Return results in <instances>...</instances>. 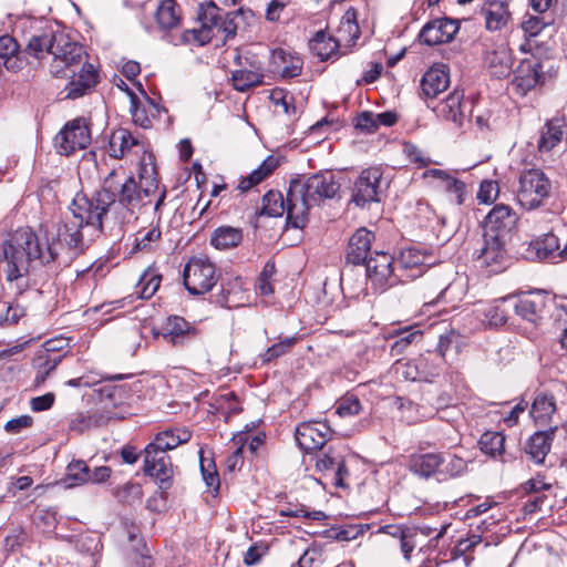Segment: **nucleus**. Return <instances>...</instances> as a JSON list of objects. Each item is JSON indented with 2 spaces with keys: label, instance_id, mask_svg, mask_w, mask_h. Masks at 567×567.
I'll return each mask as SVG.
<instances>
[{
  "label": "nucleus",
  "instance_id": "f257e3e1",
  "mask_svg": "<svg viewBox=\"0 0 567 567\" xmlns=\"http://www.w3.org/2000/svg\"><path fill=\"white\" fill-rule=\"evenodd\" d=\"M166 193L157 184L137 185L127 176L122 166L113 168L103 179L102 188L95 196L87 198L76 195L70 207V214L56 226L55 231H45L44 238L32 230L20 233L16 238L13 251L19 255L13 274L25 271L30 256L44 261H58L68 265L79 256L85 243L102 231L103 217L109 207L116 202L130 215L134 216L143 207L154 204L157 212L164 203Z\"/></svg>",
  "mask_w": 567,
  "mask_h": 567
},
{
  "label": "nucleus",
  "instance_id": "f03ea898",
  "mask_svg": "<svg viewBox=\"0 0 567 567\" xmlns=\"http://www.w3.org/2000/svg\"><path fill=\"white\" fill-rule=\"evenodd\" d=\"M166 193L157 184L137 185L127 176L122 166L113 168L103 179L102 188L95 196L87 198L76 195L70 207V214L56 226L55 231H45L44 238L32 230L20 233L16 238L13 251L19 255L13 274L25 271L30 256L44 261H58L68 265L79 256L85 243L102 231L103 217L109 207L116 202L130 215L134 216L143 207L154 204L157 212L164 203Z\"/></svg>",
  "mask_w": 567,
  "mask_h": 567
},
{
  "label": "nucleus",
  "instance_id": "7ed1b4c3",
  "mask_svg": "<svg viewBox=\"0 0 567 567\" xmlns=\"http://www.w3.org/2000/svg\"><path fill=\"white\" fill-rule=\"evenodd\" d=\"M84 48L61 32L47 61L50 74L56 78H72L66 87L68 99H79L96 84L97 74L93 64L85 61Z\"/></svg>",
  "mask_w": 567,
  "mask_h": 567
},
{
  "label": "nucleus",
  "instance_id": "20e7f679",
  "mask_svg": "<svg viewBox=\"0 0 567 567\" xmlns=\"http://www.w3.org/2000/svg\"><path fill=\"white\" fill-rule=\"evenodd\" d=\"M339 189L340 184L330 172L292 179L288 188V224L302 228L309 209L324 199L333 198Z\"/></svg>",
  "mask_w": 567,
  "mask_h": 567
},
{
  "label": "nucleus",
  "instance_id": "39448f33",
  "mask_svg": "<svg viewBox=\"0 0 567 567\" xmlns=\"http://www.w3.org/2000/svg\"><path fill=\"white\" fill-rule=\"evenodd\" d=\"M551 183L540 169H527L518 179L516 198L518 204L528 210L540 207L549 197Z\"/></svg>",
  "mask_w": 567,
  "mask_h": 567
},
{
  "label": "nucleus",
  "instance_id": "423d86ee",
  "mask_svg": "<svg viewBox=\"0 0 567 567\" xmlns=\"http://www.w3.org/2000/svg\"><path fill=\"white\" fill-rule=\"evenodd\" d=\"M185 288L192 295H204L213 289L218 280L215 265L206 257H193L183 271Z\"/></svg>",
  "mask_w": 567,
  "mask_h": 567
},
{
  "label": "nucleus",
  "instance_id": "0eeeda50",
  "mask_svg": "<svg viewBox=\"0 0 567 567\" xmlns=\"http://www.w3.org/2000/svg\"><path fill=\"white\" fill-rule=\"evenodd\" d=\"M91 143L89 125L83 117L68 122L54 137L59 154L69 156L78 150H84Z\"/></svg>",
  "mask_w": 567,
  "mask_h": 567
},
{
  "label": "nucleus",
  "instance_id": "6e6552de",
  "mask_svg": "<svg viewBox=\"0 0 567 567\" xmlns=\"http://www.w3.org/2000/svg\"><path fill=\"white\" fill-rule=\"evenodd\" d=\"M383 172L380 167L363 169L352 189V202L360 207L381 200Z\"/></svg>",
  "mask_w": 567,
  "mask_h": 567
},
{
  "label": "nucleus",
  "instance_id": "1a4fd4ad",
  "mask_svg": "<svg viewBox=\"0 0 567 567\" xmlns=\"http://www.w3.org/2000/svg\"><path fill=\"white\" fill-rule=\"evenodd\" d=\"M437 117L462 127L473 112L472 101L465 100L462 90H454L433 107Z\"/></svg>",
  "mask_w": 567,
  "mask_h": 567
},
{
  "label": "nucleus",
  "instance_id": "9d476101",
  "mask_svg": "<svg viewBox=\"0 0 567 567\" xmlns=\"http://www.w3.org/2000/svg\"><path fill=\"white\" fill-rule=\"evenodd\" d=\"M393 257L385 252L375 251L374 255H370L365 262V272L375 289L384 291L401 281L400 274L393 268Z\"/></svg>",
  "mask_w": 567,
  "mask_h": 567
},
{
  "label": "nucleus",
  "instance_id": "9b49d317",
  "mask_svg": "<svg viewBox=\"0 0 567 567\" xmlns=\"http://www.w3.org/2000/svg\"><path fill=\"white\" fill-rule=\"evenodd\" d=\"M517 221L518 216L512 207L505 204H497L485 217L483 235L509 239Z\"/></svg>",
  "mask_w": 567,
  "mask_h": 567
},
{
  "label": "nucleus",
  "instance_id": "f8f14e48",
  "mask_svg": "<svg viewBox=\"0 0 567 567\" xmlns=\"http://www.w3.org/2000/svg\"><path fill=\"white\" fill-rule=\"evenodd\" d=\"M550 298L542 292L524 293L519 297H511L509 305L513 311L522 319L537 326L548 312Z\"/></svg>",
  "mask_w": 567,
  "mask_h": 567
},
{
  "label": "nucleus",
  "instance_id": "ddd939ff",
  "mask_svg": "<svg viewBox=\"0 0 567 567\" xmlns=\"http://www.w3.org/2000/svg\"><path fill=\"white\" fill-rule=\"evenodd\" d=\"M343 452V445H330L327 452L316 457V470L331 476L333 484L338 487H343L344 478L349 476Z\"/></svg>",
  "mask_w": 567,
  "mask_h": 567
},
{
  "label": "nucleus",
  "instance_id": "4468645a",
  "mask_svg": "<svg viewBox=\"0 0 567 567\" xmlns=\"http://www.w3.org/2000/svg\"><path fill=\"white\" fill-rule=\"evenodd\" d=\"M331 429L324 422H307L296 429V441L305 452L321 450L330 439Z\"/></svg>",
  "mask_w": 567,
  "mask_h": 567
},
{
  "label": "nucleus",
  "instance_id": "2eb2a0df",
  "mask_svg": "<svg viewBox=\"0 0 567 567\" xmlns=\"http://www.w3.org/2000/svg\"><path fill=\"white\" fill-rule=\"evenodd\" d=\"M27 230H31V229L30 228L18 229L12 235V237L3 245L2 250L0 251V272L3 271L7 280H9V281H13V280H17V279L25 276L34 262H37L39 265H47V264L51 262V261H44L40 257L33 258L32 256H30V259L28 260V264L25 265V271H21L19 274H13L14 269H16V265L19 266L17 262V260H19L18 259L19 255L13 251H10V250L16 248L14 245L17 244L16 243L17 236L20 233L27 231Z\"/></svg>",
  "mask_w": 567,
  "mask_h": 567
},
{
  "label": "nucleus",
  "instance_id": "dca6fc26",
  "mask_svg": "<svg viewBox=\"0 0 567 567\" xmlns=\"http://www.w3.org/2000/svg\"><path fill=\"white\" fill-rule=\"evenodd\" d=\"M144 472L154 477L162 487L168 488L172 484L174 468L171 457L163 452L144 449Z\"/></svg>",
  "mask_w": 567,
  "mask_h": 567
},
{
  "label": "nucleus",
  "instance_id": "f3484780",
  "mask_svg": "<svg viewBox=\"0 0 567 567\" xmlns=\"http://www.w3.org/2000/svg\"><path fill=\"white\" fill-rule=\"evenodd\" d=\"M423 177L425 179H431L433 187L449 193L452 196V200L457 205H463L466 202L468 193L465 184L452 176L449 172L439 168H431L423 173Z\"/></svg>",
  "mask_w": 567,
  "mask_h": 567
},
{
  "label": "nucleus",
  "instance_id": "a211bd4d",
  "mask_svg": "<svg viewBox=\"0 0 567 567\" xmlns=\"http://www.w3.org/2000/svg\"><path fill=\"white\" fill-rule=\"evenodd\" d=\"M429 256L416 247L403 248L396 259L400 280L414 279L423 275Z\"/></svg>",
  "mask_w": 567,
  "mask_h": 567
},
{
  "label": "nucleus",
  "instance_id": "6ab92c4d",
  "mask_svg": "<svg viewBox=\"0 0 567 567\" xmlns=\"http://www.w3.org/2000/svg\"><path fill=\"white\" fill-rule=\"evenodd\" d=\"M507 240L508 239L483 235V245L477 250L476 260L482 267L491 268L493 272L499 271L505 260V245Z\"/></svg>",
  "mask_w": 567,
  "mask_h": 567
},
{
  "label": "nucleus",
  "instance_id": "aec40b11",
  "mask_svg": "<svg viewBox=\"0 0 567 567\" xmlns=\"http://www.w3.org/2000/svg\"><path fill=\"white\" fill-rule=\"evenodd\" d=\"M52 28L48 27L32 33L25 45V53L39 61H49L51 51L56 43L58 34Z\"/></svg>",
  "mask_w": 567,
  "mask_h": 567
},
{
  "label": "nucleus",
  "instance_id": "412c9836",
  "mask_svg": "<svg viewBox=\"0 0 567 567\" xmlns=\"http://www.w3.org/2000/svg\"><path fill=\"white\" fill-rule=\"evenodd\" d=\"M484 62L491 75L497 79L507 78L513 71L512 51L503 42L486 51Z\"/></svg>",
  "mask_w": 567,
  "mask_h": 567
},
{
  "label": "nucleus",
  "instance_id": "4be33fe9",
  "mask_svg": "<svg viewBox=\"0 0 567 567\" xmlns=\"http://www.w3.org/2000/svg\"><path fill=\"white\" fill-rule=\"evenodd\" d=\"M458 27L451 19H439L426 23L420 33V39L427 45L450 42L457 32Z\"/></svg>",
  "mask_w": 567,
  "mask_h": 567
},
{
  "label": "nucleus",
  "instance_id": "5701e85b",
  "mask_svg": "<svg viewBox=\"0 0 567 567\" xmlns=\"http://www.w3.org/2000/svg\"><path fill=\"white\" fill-rule=\"evenodd\" d=\"M540 64L534 56L523 59L514 73L513 85L522 95L534 89L540 79Z\"/></svg>",
  "mask_w": 567,
  "mask_h": 567
},
{
  "label": "nucleus",
  "instance_id": "b1692460",
  "mask_svg": "<svg viewBox=\"0 0 567 567\" xmlns=\"http://www.w3.org/2000/svg\"><path fill=\"white\" fill-rule=\"evenodd\" d=\"M445 462L446 457L443 453H419L410 457L409 467L420 477L430 478L436 475L440 478V466Z\"/></svg>",
  "mask_w": 567,
  "mask_h": 567
},
{
  "label": "nucleus",
  "instance_id": "393cba45",
  "mask_svg": "<svg viewBox=\"0 0 567 567\" xmlns=\"http://www.w3.org/2000/svg\"><path fill=\"white\" fill-rule=\"evenodd\" d=\"M528 251L530 256L539 260H549L557 262L563 260L560 238L553 234H546L529 244Z\"/></svg>",
  "mask_w": 567,
  "mask_h": 567
},
{
  "label": "nucleus",
  "instance_id": "a878e982",
  "mask_svg": "<svg viewBox=\"0 0 567 567\" xmlns=\"http://www.w3.org/2000/svg\"><path fill=\"white\" fill-rule=\"evenodd\" d=\"M450 85V75L444 65L430 68L422 76L421 91L427 99H435Z\"/></svg>",
  "mask_w": 567,
  "mask_h": 567
},
{
  "label": "nucleus",
  "instance_id": "bb28decb",
  "mask_svg": "<svg viewBox=\"0 0 567 567\" xmlns=\"http://www.w3.org/2000/svg\"><path fill=\"white\" fill-rule=\"evenodd\" d=\"M373 238L374 235L370 230L365 228L358 229L349 240L347 250L348 261L354 265L365 264L370 257L369 254Z\"/></svg>",
  "mask_w": 567,
  "mask_h": 567
},
{
  "label": "nucleus",
  "instance_id": "cd10ccee",
  "mask_svg": "<svg viewBox=\"0 0 567 567\" xmlns=\"http://www.w3.org/2000/svg\"><path fill=\"white\" fill-rule=\"evenodd\" d=\"M220 17V10L214 3L202 11L199 14L200 28L193 30L194 39L198 44L204 45L217 35Z\"/></svg>",
  "mask_w": 567,
  "mask_h": 567
},
{
  "label": "nucleus",
  "instance_id": "c85d7f7f",
  "mask_svg": "<svg viewBox=\"0 0 567 567\" xmlns=\"http://www.w3.org/2000/svg\"><path fill=\"white\" fill-rule=\"evenodd\" d=\"M192 437V433L186 427L168 429L157 433L154 440L146 445L152 451H166L174 450L181 444L187 443Z\"/></svg>",
  "mask_w": 567,
  "mask_h": 567
},
{
  "label": "nucleus",
  "instance_id": "c756f323",
  "mask_svg": "<svg viewBox=\"0 0 567 567\" xmlns=\"http://www.w3.org/2000/svg\"><path fill=\"white\" fill-rule=\"evenodd\" d=\"M196 334V328L179 316L168 317L163 324V337L174 344H182Z\"/></svg>",
  "mask_w": 567,
  "mask_h": 567
},
{
  "label": "nucleus",
  "instance_id": "7c9ffc66",
  "mask_svg": "<svg viewBox=\"0 0 567 567\" xmlns=\"http://www.w3.org/2000/svg\"><path fill=\"white\" fill-rule=\"evenodd\" d=\"M125 91L130 95V112L134 124L143 128L151 127V116L154 115V112H157V106L148 97L141 101L132 91L128 90L127 86H125Z\"/></svg>",
  "mask_w": 567,
  "mask_h": 567
},
{
  "label": "nucleus",
  "instance_id": "2f4dec72",
  "mask_svg": "<svg viewBox=\"0 0 567 567\" xmlns=\"http://www.w3.org/2000/svg\"><path fill=\"white\" fill-rule=\"evenodd\" d=\"M359 37L360 28L357 21V11L353 8H349L340 20L334 38L342 47H351Z\"/></svg>",
  "mask_w": 567,
  "mask_h": 567
},
{
  "label": "nucleus",
  "instance_id": "473e14b6",
  "mask_svg": "<svg viewBox=\"0 0 567 567\" xmlns=\"http://www.w3.org/2000/svg\"><path fill=\"white\" fill-rule=\"evenodd\" d=\"M511 297L496 299L477 311L484 317L483 321L489 327H499L506 323L509 313L513 311Z\"/></svg>",
  "mask_w": 567,
  "mask_h": 567
},
{
  "label": "nucleus",
  "instance_id": "72a5a7b5",
  "mask_svg": "<svg viewBox=\"0 0 567 567\" xmlns=\"http://www.w3.org/2000/svg\"><path fill=\"white\" fill-rule=\"evenodd\" d=\"M138 146V140L133 134L125 130L118 128L114 131L109 141L107 152L111 157L121 159L123 158L133 147Z\"/></svg>",
  "mask_w": 567,
  "mask_h": 567
},
{
  "label": "nucleus",
  "instance_id": "f704fd0d",
  "mask_svg": "<svg viewBox=\"0 0 567 567\" xmlns=\"http://www.w3.org/2000/svg\"><path fill=\"white\" fill-rule=\"evenodd\" d=\"M554 430L536 432L527 441L525 452L536 464H542L550 451Z\"/></svg>",
  "mask_w": 567,
  "mask_h": 567
},
{
  "label": "nucleus",
  "instance_id": "c9c22d12",
  "mask_svg": "<svg viewBox=\"0 0 567 567\" xmlns=\"http://www.w3.org/2000/svg\"><path fill=\"white\" fill-rule=\"evenodd\" d=\"M271 60L276 71L280 73L282 78H295L301 72V59L282 49L275 50Z\"/></svg>",
  "mask_w": 567,
  "mask_h": 567
},
{
  "label": "nucleus",
  "instance_id": "e433bc0d",
  "mask_svg": "<svg viewBox=\"0 0 567 567\" xmlns=\"http://www.w3.org/2000/svg\"><path fill=\"white\" fill-rule=\"evenodd\" d=\"M243 240L240 228L231 226H220L216 228L210 237V244L219 250H227L238 246Z\"/></svg>",
  "mask_w": 567,
  "mask_h": 567
},
{
  "label": "nucleus",
  "instance_id": "4c0bfd02",
  "mask_svg": "<svg viewBox=\"0 0 567 567\" xmlns=\"http://www.w3.org/2000/svg\"><path fill=\"white\" fill-rule=\"evenodd\" d=\"M556 411V402L551 394L538 393L534 399L530 415L539 425L547 424Z\"/></svg>",
  "mask_w": 567,
  "mask_h": 567
},
{
  "label": "nucleus",
  "instance_id": "58836bf2",
  "mask_svg": "<svg viewBox=\"0 0 567 567\" xmlns=\"http://www.w3.org/2000/svg\"><path fill=\"white\" fill-rule=\"evenodd\" d=\"M450 279V276L434 277L433 275H430L426 278V282L431 292L426 297L430 298L437 291V296L435 298L436 301L453 302L455 300L454 292L457 289L460 290L461 287L455 282H451Z\"/></svg>",
  "mask_w": 567,
  "mask_h": 567
},
{
  "label": "nucleus",
  "instance_id": "ea45409f",
  "mask_svg": "<svg viewBox=\"0 0 567 567\" xmlns=\"http://www.w3.org/2000/svg\"><path fill=\"white\" fill-rule=\"evenodd\" d=\"M109 416H105L100 411H92L87 413H75L69 421L70 431L76 433H83L92 427H99L104 425L109 421Z\"/></svg>",
  "mask_w": 567,
  "mask_h": 567
},
{
  "label": "nucleus",
  "instance_id": "a19ab883",
  "mask_svg": "<svg viewBox=\"0 0 567 567\" xmlns=\"http://www.w3.org/2000/svg\"><path fill=\"white\" fill-rule=\"evenodd\" d=\"M311 51L321 60H328L338 54V49L342 47L334 37H328L323 31H319L310 40Z\"/></svg>",
  "mask_w": 567,
  "mask_h": 567
},
{
  "label": "nucleus",
  "instance_id": "79ce46f5",
  "mask_svg": "<svg viewBox=\"0 0 567 567\" xmlns=\"http://www.w3.org/2000/svg\"><path fill=\"white\" fill-rule=\"evenodd\" d=\"M563 137L564 131L560 121H549L540 132V137L538 141V151L540 153L551 152L556 146L559 145Z\"/></svg>",
  "mask_w": 567,
  "mask_h": 567
},
{
  "label": "nucleus",
  "instance_id": "37998d69",
  "mask_svg": "<svg viewBox=\"0 0 567 567\" xmlns=\"http://www.w3.org/2000/svg\"><path fill=\"white\" fill-rule=\"evenodd\" d=\"M278 158L274 156L267 157L257 169L239 182L238 188L241 192L249 190L251 187L258 185L268 177L278 167Z\"/></svg>",
  "mask_w": 567,
  "mask_h": 567
},
{
  "label": "nucleus",
  "instance_id": "c03bdc74",
  "mask_svg": "<svg viewBox=\"0 0 567 567\" xmlns=\"http://www.w3.org/2000/svg\"><path fill=\"white\" fill-rule=\"evenodd\" d=\"M422 336V331L413 326L394 330L391 337H395L396 340L391 346V355L398 357L402 354L410 344L421 341Z\"/></svg>",
  "mask_w": 567,
  "mask_h": 567
},
{
  "label": "nucleus",
  "instance_id": "a18cd8bd",
  "mask_svg": "<svg viewBox=\"0 0 567 567\" xmlns=\"http://www.w3.org/2000/svg\"><path fill=\"white\" fill-rule=\"evenodd\" d=\"M155 18L163 29H173L178 25L181 17L175 0H162L157 7Z\"/></svg>",
  "mask_w": 567,
  "mask_h": 567
},
{
  "label": "nucleus",
  "instance_id": "49530a36",
  "mask_svg": "<svg viewBox=\"0 0 567 567\" xmlns=\"http://www.w3.org/2000/svg\"><path fill=\"white\" fill-rule=\"evenodd\" d=\"M90 481L89 478V466L86 463L82 460H75L72 461L66 466V472L64 477L62 478L61 483L65 487H75L83 484H87Z\"/></svg>",
  "mask_w": 567,
  "mask_h": 567
},
{
  "label": "nucleus",
  "instance_id": "de8ad7c7",
  "mask_svg": "<svg viewBox=\"0 0 567 567\" xmlns=\"http://www.w3.org/2000/svg\"><path fill=\"white\" fill-rule=\"evenodd\" d=\"M509 12L505 4L499 1L492 2L485 10L486 28L491 31H498L507 24Z\"/></svg>",
  "mask_w": 567,
  "mask_h": 567
},
{
  "label": "nucleus",
  "instance_id": "09e8293b",
  "mask_svg": "<svg viewBox=\"0 0 567 567\" xmlns=\"http://www.w3.org/2000/svg\"><path fill=\"white\" fill-rule=\"evenodd\" d=\"M285 212L288 213V197L285 200L281 193L269 190L262 198V209L260 214L269 217H279L282 216Z\"/></svg>",
  "mask_w": 567,
  "mask_h": 567
},
{
  "label": "nucleus",
  "instance_id": "8fccbe9b",
  "mask_svg": "<svg viewBox=\"0 0 567 567\" xmlns=\"http://www.w3.org/2000/svg\"><path fill=\"white\" fill-rule=\"evenodd\" d=\"M233 86L239 92H245L262 83V74L252 70H237L233 72Z\"/></svg>",
  "mask_w": 567,
  "mask_h": 567
},
{
  "label": "nucleus",
  "instance_id": "3c124183",
  "mask_svg": "<svg viewBox=\"0 0 567 567\" xmlns=\"http://www.w3.org/2000/svg\"><path fill=\"white\" fill-rule=\"evenodd\" d=\"M446 457L444 465L440 466V480L453 478L462 475L467 468V462L452 453H443Z\"/></svg>",
  "mask_w": 567,
  "mask_h": 567
},
{
  "label": "nucleus",
  "instance_id": "603ef678",
  "mask_svg": "<svg viewBox=\"0 0 567 567\" xmlns=\"http://www.w3.org/2000/svg\"><path fill=\"white\" fill-rule=\"evenodd\" d=\"M240 17H254L251 10L239 9L236 12L227 13L225 18L220 17L217 35H224V39L235 37L238 28L237 19Z\"/></svg>",
  "mask_w": 567,
  "mask_h": 567
},
{
  "label": "nucleus",
  "instance_id": "864d4df0",
  "mask_svg": "<svg viewBox=\"0 0 567 567\" xmlns=\"http://www.w3.org/2000/svg\"><path fill=\"white\" fill-rule=\"evenodd\" d=\"M505 436L499 432L484 433L478 443L482 452L491 456L501 455L504 450Z\"/></svg>",
  "mask_w": 567,
  "mask_h": 567
},
{
  "label": "nucleus",
  "instance_id": "5fc2aeb1",
  "mask_svg": "<svg viewBox=\"0 0 567 567\" xmlns=\"http://www.w3.org/2000/svg\"><path fill=\"white\" fill-rule=\"evenodd\" d=\"M297 338L296 337H287L279 342L272 344L262 354H260V360L262 363H269L277 358L282 357L284 354L288 353L292 347L296 344Z\"/></svg>",
  "mask_w": 567,
  "mask_h": 567
},
{
  "label": "nucleus",
  "instance_id": "6e6d98bb",
  "mask_svg": "<svg viewBox=\"0 0 567 567\" xmlns=\"http://www.w3.org/2000/svg\"><path fill=\"white\" fill-rule=\"evenodd\" d=\"M162 233L158 227L140 230L135 236L134 250L148 251L154 248L155 244L161 239Z\"/></svg>",
  "mask_w": 567,
  "mask_h": 567
},
{
  "label": "nucleus",
  "instance_id": "4d7b16f0",
  "mask_svg": "<svg viewBox=\"0 0 567 567\" xmlns=\"http://www.w3.org/2000/svg\"><path fill=\"white\" fill-rule=\"evenodd\" d=\"M244 282L240 278H236L228 287H223L225 302L228 307H237L245 301Z\"/></svg>",
  "mask_w": 567,
  "mask_h": 567
},
{
  "label": "nucleus",
  "instance_id": "13d9d810",
  "mask_svg": "<svg viewBox=\"0 0 567 567\" xmlns=\"http://www.w3.org/2000/svg\"><path fill=\"white\" fill-rule=\"evenodd\" d=\"M551 310L553 318L557 329L563 330L561 337L567 334V301L555 302L551 298L548 303V312Z\"/></svg>",
  "mask_w": 567,
  "mask_h": 567
},
{
  "label": "nucleus",
  "instance_id": "bf43d9fd",
  "mask_svg": "<svg viewBox=\"0 0 567 567\" xmlns=\"http://www.w3.org/2000/svg\"><path fill=\"white\" fill-rule=\"evenodd\" d=\"M200 471L206 485L213 491L219 488V475L213 460L200 456Z\"/></svg>",
  "mask_w": 567,
  "mask_h": 567
},
{
  "label": "nucleus",
  "instance_id": "052dcab7",
  "mask_svg": "<svg viewBox=\"0 0 567 567\" xmlns=\"http://www.w3.org/2000/svg\"><path fill=\"white\" fill-rule=\"evenodd\" d=\"M161 285V276L152 275V276H143L141 281L138 282V296L141 299H150L155 292L158 290Z\"/></svg>",
  "mask_w": 567,
  "mask_h": 567
},
{
  "label": "nucleus",
  "instance_id": "680f3d73",
  "mask_svg": "<svg viewBox=\"0 0 567 567\" xmlns=\"http://www.w3.org/2000/svg\"><path fill=\"white\" fill-rule=\"evenodd\" d=\"M247 440L248 437L245 433H238L234 435L233 441L237 445V447L226 460V465L229 471H234L236 467L241 465L243 449Z\"/></svg>",
  "mask_w": 567,
  "mask_h": 567
},
{
  "label": "nucleus",
  "instance_id": "e2e57ef3",
  "mask_svg": "<svg viewBox=\"0 0 567 567\" xmlns=\"http://www.w3.org/2000/svg\"><path fill=\"white\" fill-rule=\"evenodd\" d=\"M142 487L136 483H127L116 492V497L126 504H132L142 498Z\"/></svg>",
  "mask_w": 567,
  "mask_h": 567
},
{
  "label": "nucleus",
  "instance_id": "0e129e2a",
  "mask_svg": "<svg viewBox=\"0 0 567 567\" xmlns=\"http://www.w3.org/2000/svg\"><path fill=\"white\" fill-rule=\"evenodd\" d=\"M499 194L497 182L483 181L477 192V199L482 204H492Z\"/></svg>",
  "mask_w": 567,
  "mask_h": 567
},
{
  "label": "nucleus",
  "instance_id": "69168bd1",
  "mask_svg": "<svg viewBox=\"0 0 567 567\" xmlns=\"http://www.w3.org/2000/svg\"><path fill=\"white\" fill-rule=\"evenodd\" d=\"M403 153L411 163L416 164L419 167H425L431 164V158L412 143L403 144Z\"/></svg>",
  "mask_w": 567,
  "mask_h": 567
},
{
  "label": "nucleus",
  "instance_id": "338daca9",
  "mask_svg": "<svg viewBox=\"0 0 567 567\" xmlns=\"http://www.w3.org/2000/svg\"><path fill=\"white\" fill-rule=\"evenodd\" d=\"M361 403L354 395L344 396L337 406V413L340 416L358 415L361 411Z\"/></svg>",
  "mask_w": 567,
  "mask_h": 567
},
{
  "label": "nucleus",
  "instance_id": "774afa93",
  "mask_svg": "<svg viewBox=\"0 0 567 567\" xmlns=\"http://www.w3.org/2000/svg\"><path fill=\"white\" fill-rule=\"evenodd\" d=\"M271 99L276 105H281L285 114L289 116H297L300 112L295 105L292 95L284 94L282 91H275Z\"/></svg>",
  "mask_w": 567,
  "mask_h": 567
}]
</instances>
